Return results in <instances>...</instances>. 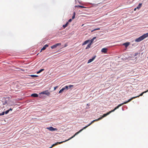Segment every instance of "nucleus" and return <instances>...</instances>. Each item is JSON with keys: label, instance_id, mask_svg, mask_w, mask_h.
Wrapping results in <instances>:
<instances>
[{"label": "nucleus", "instance_id": "obj_6", "mask_svg": "<svg viewBox=\"0 0 148 148\" xmlns=\"http://www.w3.org/2000/svg\"><path fill=\"white\" fill-rule=\"evenodd\" d=\"M61 45V43H57L54 45H53L51 47V49H54V48H56L59 45Z\"/></svg>", "mask_w": 148, "mask_h": 148}, {"label": "nucleus", "instance_id": "obj_22", "mask_svg": "<svg viewBox=\"0 0 148 148\" xmlns=\"http://www.w3.org/2000/svg\"><path fill=\"white\" fill-rule=\"evenodd\" d=\"M96 38V37H94L93 38H92L91 40V42L90 43H91V44L92 43V42Z\"/></svg>", "mask_w": 148, "mask_h": 148}, {"label": "nucleus", "instance_id": "obj_7", "mask_svg": "<svg viewBox=\"0 0 148 148\" xmlns=\"http://www.w3.org/2000/svg\"><path fill=\"white\" fill-rule=\"evenodd\" d=\"M41 93L42 94H45L47 96L49 95L50 94V93L47 90L42 92Z\"/></svg>", "mask_w": 148, "mask_h": 148}, {"label": "nucleus", "instance_id": "obj_20", "mask_svg": "<svg viewBox=\"0 0 148 148\" xmlns=\"http://www.w3.org/2000/svg\"><path fill=\"white\" fill-rule=\"evenodd\" d=\"M76 7H78V8H86L85 7H84L82 6L81 5H77V6H75Z\"/></svg>", "mask_w": 148, "mask_h": 148}, {"label": "nucleus", "instance_id": "obj_25", "mask_svg": "<svg viewBox=\"0 0 148 148\" xmlns=\"http://www.w3.org/2000/svg\"><path fill=\"white\" fill-rule=\"evenodd\" d=\"M4 114H5V112H2L0 114V116L3 115H4Z\"/></svg>", "mask_w": 148, "mask_h": 148}, {"label": "nucleus", "instance_id": "obj_13", "mask_svg": "<svg viewBox=\"0 0 148 148\" xmlns=\"http://www.w3.org/2000/svg\"><path fill=\"white\" fill-rule=\"evenodd\" d=\"M142 3H139L137 7V9H139L142 6Z\"/></svg>", "mask_w": 148, "mask_h": 148}, {"label": "nucleus", "instance_id": "obj_31", "mask_svg": "<svg viewBox=\"0 0 148 148\" xmlns=\"http://www.w3.org/2000/svg\"><path fill=\"white\" fill-rule=\"evenodd\" d=\"M95 30H94V29L93 30H91V32H93V31H95Z\"/></svg>", "mask_w": 148, "mask_h": 148}, {"label": "nucleus", "instance_id": "obj_9", "mask_svg": "<svg viewBox=\"0 0 148 148\" xmlns=\"http://www.w3.org/2000/svg\"><path fill=\"white\" fill-rule=\"evenodd\" d=\"M107 49L106 48H103L102 49L101 51L103 53H106L107 52Z\"/></svg>", "mask_w": 148, "mask_h": 148}, {"label": "nucleus", "instance_id": "obj_19", "mask_svg": "<svg viewBox=\"0 0 148 148\" xmlns=\"http://www.w3.org/2000/svg\"><path fill=\"white\" fill-rule=\"evenodd\" d=\"M29 76H31L32 77H38V75H29Z\"/></svg>", "mask_w": 148, "mask_h": 148}, {"label": "nucleus", "instance_id": "obj_17", "mask_svg": "<svg viewBox=\"0 0 148 148\" xmlns=\"http://www.w3.org/2000/svg\"><path fill=\"white\" fill-rule=\"evenodd\" d=\"M91 44H92L91 43H90V44H88L87 45V47H86V49H88L90 48V46H91Z\"/></svg>", "mask_w": 148, "mask_h": 148}, {"label": "nucleus", "instance_id": "obj_11", "mask_svg": "<svg viewBox=\"0 0 148 148\" xmlns=\"http://www.w3.org/2000/svg\"><path fill=\"white\" fill-rule=\"evenodd\" d=\"M31 96L34 97H38V95L36 93H34L32 94Z\"/></svg>", "mask_w": 148, "mask_h": 148}, {"label": "nucleus", "instance_id": "obj_27", "mask_svg": "<svg viewBox=\"0 0 148 148\" xmlns=\"http://www.w3.org/2000/svg\"><path fill=\"white\" fill-rule=\"evenodd\" d=\"M69 86V87L70 88L71 87H73V85H69V86Z\"/></svg>", "mask_w": 148, "mask_h": 148}, {"label": "nucleus", "instance_id": "obj_4", "mask_svg": "<svg viewBox=\"0 0 148 148\" xmlns=\"http://www.w3.org/2000/svg\"><path fill=\"white\" fill-rule=\"evenodd\" d=\"M148 91V89L147 90L143 92L142 93H141L138 96H137L136 97H134L131 98V99H129V101L130 102L133 99H135V98L138 97H139L140 96H142L144 93H146Z\"/></svg>", "mask_w": 148, "mask_h": 148}, {"label": "nucleus", "instance_id": "obj_14", "mask_svg": "<svg viewBox=\"0 0 148 148\" xmlns=\"http://www.w3.org/2000/svg\"><path fill=\"white\" fill-rule=\"evenodd\" d=\"M130 43L129 42H126L123 44V45H125V47H127L129 45Z\"/></svg>", "mask_w": 148, "mask_h": 148}, {"label": "nucleus", "instance_id": "obj_30", "mask_svg": "<svg viewBox=\"0 0 148 148\" xmlns=\"http://www.w3.org/2000/svg\"><path fill=\"white\" fill-rule=\"evenodd\" d=\"M136 9H137V8H135L134 9V10L135 11H136Z\"/></svg>", "mask_w": 148, "mask_h": 148}, {"label": "nucleus", "instance_id": "obj_15", "mask_svg": "<svg viewBox=\"0 0 148 148\" xmlns=\"http://www.w3.org/2000/svg\"><path fill=\"white\" fill-rule=\"evenodd\" d=\"M68 22H67L65 25H63V27L64 28H65L68 26Z\"/></svg>", "mask_w": 148, "mask_h": 148}, {"label": "nucleus", "instance_id": "obj_3", "mask_svg": "<svg viewBox=\"0 0 148 148\" xmlns=\"http://www.w3.org/2000/svg\"><path fill=\"white\" fill-rule=\"evenodd\" d=\"M130 101H129V100H128L127 101L121 104H119L116 107H115L113 110L111 111V112H114L116 109H118L121 106H122V105H123L124 104H125L127 103H128Z\"/></svg>", "mask_w": 148, "mask_h": 148}, {"label": "nucleus", "instance_id": "obj_12", "mask_svg": "<svg viewBox=\"0 0 148 148\" xmlns=\"http://www.w3.org/2000/svg\"><path fill=\"white\" fill-rule=\"evenodd\" d=\"M90 41V40H88L85 41L84 42H83L82 44V45H84L86 44L89 41Z\"/></svg>", "mask_w": 148, "mask_h": 148}, {"label": "nucleus", "instance_id": "obj_26", "mask_svg": "<svg viewBox=\"0 0 148 148\" xmlns=\"http://www.w3.org/2000/svg\"><path fill=\"white\" fill-rule=\"evenodd\" d=\"M100 28H96V29H94V30H95V31H96V30H100Z\"/></svg>", "mask_w": 148, "mask_h": 148}, {"label": "nucleus", "instance_id": "obj_29", "mask_svg": "<svg viewBox=\"0 0 148 148\" xmlns=\"http://www.w3.org/2000/svg\"><path fill=\"white\" fill-rule=\"evenodd\" d=\"M57 86H56V87H54V90H55L56 89V88H57Z\"/></svg>", "mask_w": 148, "mask_h": 148}, {"label": "nucleus", "instance_id": "obj_21", "mask_svg": "<svg viewBox=\"0 0 148 148\" xmlns=\"http://www.w3.org/2000/svg\"><path fill=\"white\" fill-rule=\"evenodd\" d=\"M75 12H74L73 13V15L72 17V19H74L75 18Z\"/></svg>", "mask_w": 148, "mask_h": 148}, {"label": "nucleus", "instance_id": "obj_32", "mask_svg": "<svg viewBox=\"0 0 148 148\" xmlns=\"http://www.w3.org/2000/svg\"><path fill=\"white\" fill-rule=\"evenodd\" d=\"M9 110H10H10H11V111H12V109H11V108H10V109H9Z\"/></svg>", "mask_w": 148, "mask_h": 148}, {"label": "nucleus", "instance_id": "obj_2", "mask_svg": "<svg viewBox=\"0 0 148 148\" xmlns=\"http://www.w3.org/2000/svg\"><path fill=\"white\" fill-rule=\"evenodd\" d=\"M147 37H148V33L145 34L138 38L136 39L135 41L136 42H140Z\"/></svg>", "mask_w": 148, "mask_h": 148}, {"label": "nucleus", "instance_id": "obj_1", "mask_svg": "<svg viewBox=\"0 0 148 148\" xmlns=\"http://www.w3.org/2000/svg\"><path fill=\"white\" fill-rule=\"evenodd\" d=\"M112 112L111 111H109V112L107 113L106 114H104L101 117L99 118L98 119L94 120L93 121H92L88 125L86 126L85 127H84L82 129L80 130H81V132L84 129H85L88 126L90 125L91 124H92V123H93L95 121H97L101 119H102L103 118V117L106 116L107 115L109 114H110Z\"/></svg>", "mask_w": 148, "mask_h": 148}, {"label": "nucleus", "instance_id": "obj_24", "mask_svg": "<svg viewBox=\"0 0 148 148\" xmlns=\"http://www.w3.org/2000/svg\"><path fill=\"white\" fill-rule=\"evenodd\" d=\"M10 110H8L6 111L5 112V114H7L9 112Z\"/></svg>", "mask_w": 148, "mask_h": 148}, {"label": "nucleus", "instance_id": "obj_10", "mask_svg": "<svg viewBox=\"0 0 148 148\" xmlns=\"http://www.w3.org/2000/svg\"><path fill=\"white\" fill-rule=\"evenodd\" d=\"M95 57H94L92 58L89 59L88 61V63H90V62H92L95 59Z\"/></svg>", "mask_w": 148, "mask_h": 148}, {"label": "nucleus", "instance_id": "obj_18", "mask_svg": "<svg viewBox=\"0 0 148 148\" xmlns=\"http://www.w3.org/2000/svg\"><path fill=\"white\" fill-rule=\"evenodd\" d=\"M65 90V88H63L62 89H61L59 92V93H60L63 91H64Z\"/></svg>", "mask_w": 148, "mask_h": 148}, {"label": "nucleus", "instance_id": "obj_28", "mask_svg": "<svg viewBox=\"0 0 148 148\" xmlns=\"http://www.w3.org/2000/svg\"><path fill=\"white\" fill-rule=\"evenodd\" d=\"M72 21V19H70L69 20L68 22H71Z\"/></svg>", "mask_w": 148, "mask_h": 148}, {"label": "nucleus", "instance_id": "obj_16", "mask_svg": "<svg viewBox=\"0 0 148 148\" xmlns=\"http://www.w3.org/2000/svg\"><path fill=\"white\" fill-rule=\"evenodd\" d=\"M44 70H45V69H41L40 70H39V71H37V74L39 73H40L41 72H42V71H44Z\"/></svg>", "mask_w": 148, "mask_h": 148}, {"label": "nucleus", "instance_id": "obj_8", "mask_svg": "<svg viewBox=\"0 0 148 148\" xmlns=\"http://www.w3.org/2000/svg\"><path fill=\"white\" fill-rule=\"evenodd\" d=\"M48 45L47 44H46L41 49V50L40 51V52H41L42 50H44L46 49L47 47H48Z\"/></svg>", "mask_w": 148, "mask_h": 148}, {"label": "nucleus", "instance_id": "obj_5", "mask_svg": "<svg viewBox=\"0 0 148 148\" xmlns=\"http://www.w3.org/2000/svg\"><path fill=\"white\" fill-rule=\"evenodd\" d=\"M47 129L51 131H54L57 130V128H54L52 127H50L47 128Z\"/></svg>", "mask_w": 148, "mask_h": 148}, {"label": "nucleus", "instance_id": "obj_33", "mask_svg": "<svg viewBox=\"0 0 148 148\" xmlns=\"http://www.w3.org/2000/svg\"><path fill=\"white\" fill-rule=\"evenodd\" d=\"M20 70H22V71H24V70H23L22 69H20Z\"/></svg>", "mask_w": 148, "mask_h": 148}, {"label": "nucleus", "instance_id": "obj_23", "mask_svg": "<svg viewBox=\"0 0 148 148\" xmlns=\"http://www.w3.org/2000/svg\"><path fill=\"white\" fill-rule=\"evenodd\" d=\"M64 88H65V90L66 89L67 90L69 89V86H65L64 87H63Z\"/></svg>", "mask_w": 148, "mask_h": 148}]
</instances>
